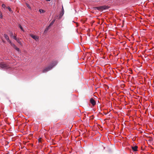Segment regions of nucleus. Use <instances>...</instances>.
Returning a JSON list of instances; mask_svg holds the SVG:
<instances>
[{
	"label": "nucleus",
	"mask_w": 154,
	"mask_h": 154,
	"mask_svg": "<svg viewBox=\"0 0 154 154\" xmlns=\"http://www.w3.org/2000/svg\"><path fill=\"white\" fill-rule=\"evenodd\" d=\"M10 33V36L12 37L14 39H16V36L13 35V32H11Z\"/></svg>",
	"instance_id": "nucleus-8"
},
{
	"label": "nucleus",
	"mask_w": 154,
	"mask_h": 154,
	"mask_svg": "<svg viewBox=\"0 0 154 154\" xmlns=\"http://www.w3.org/2000/svg\"><path fill=\"white\" fill-rule=\"evenodd\" d=\"M57 61H52L48 67L46 68L43 70V72H46L51 70L52 69L54 66L57 64Z\"/></svg>",
	"instance_id": "nucleus-1"
},
{
	"label": "nucleus",
	"mask_w": 154,
	"mask_h": 154,
	"mask_svg": "<svg viewBox=\"0 0 154 154\" xmlns=\"http://www.w3.org/2000/svg\"><path fill=\"white\" fill-rule=\"evenodd\" d=\"M102 10H106L109 8V7L106 5H103L101 6Z\"/></svg>",
	"instance_id": "nucleus-7"
},
{
	"label": "nucleus",
	"mask_w": 154,
	"mask_h": 154,
	"mask_svg": "<svg viewBox=\"0 0 154 154\" xmlns=\"http://www.w3.org/2000/svg\"><path fill=\"white\" fill-rule=\"evenodd\" d=\"M9 43L13 47V48L15 47V46H16V45L12 43L11 41H10V42Z\"/></svg>",
	"instance_id": "nucleus-10"
},
{
	"label": "nucleus",
	"mask_w": 154,
	"mask_h": 154,
	"mask_svg": "<svg viewBox=\"0 0 154 154\" xmlns=\"http://www.w3.org/2000/svg\"><path fill=\"white\" fill-rule=\"evenodd\" d=\"M0 67L4 70L9 69L10 70H12V69L10 68L8 65L4 63H0Z\"/></svg>",
	"instance_id": "nucleus-2"
},
{
	"label": "nucleus",
	"mask_w": 154,
	"mask_h": 154,
	"mask_svg": "<svg viewBox=\"0 0 154 154\" xmlns=\"http://www.w3.org/2000/svg\"><path fill=\"white\" fill-rule=\"evenodd\" d=\"M2 7L5 10L6 8H7V7H6L5 5L4 4H2Z\"/></svg>",
	"instance_id": "nucleus-18"
},
{
	"label": "nucleus",
	"mask_w": 154,
	"mask_h": 154,
	"mask_svg": "<svg viewBox=\"0 0 154 154\" xmlns=\"http://www.w3.org/2000/svg\"><path fill=\"white\" fill-rule=\"evenodd\" d=\"M15 40L20 45L21 44V42L19 38H16V39H15Z\"/></svg>",
	"instance_id": "nucleus-9"
},
{
	"label": "nucleus",
	"mask_w": 154,
	"mask_h": 154,
	"mask_svg": "<svg viewBox=\"0 0 154 154\" xmlns=\"http://www.w3.org/2000/svg\"><path fill=\"white\" fill-rule=\"evenodd\" d=\"M131 148L134 151H137V146H132Z\"/></svg>",
	"instance_id": "nucleus-6"
},
{
	"label": "nucleus",
	"mask_w": 154,
	"mask_h": 154,
	"mask_svg": "<svg viewBox=\"0 0 154 154\" xmlns=\"http://www.w3.org/2000/svg\"><path fill=\"white\" fill-rule=\"evenodd\" d=\"M55 19L53 20H52V22H51V23L50 24L49 26H52L54 24V23L55 22Z\"/></svg>",
	"instance_id": "nucleus-12"
},
{
	"label": "nucleus",
	"mask_w": 154,
	"mask_h": 154,
	"mask_svg": "<svg viewBox=\"0 0 154 154\" xmlns=\"http://www.w3.org/2000/svg\"><path fill=\"white\" fill-rule=\"evenodd\" d=\"M14 48L18 51H20L19 48H17L16 46L15 47H14Z\"/></svg>",
	"instance_id": "nucleus-17"
},
{
	"label": "nucleus",
	"mask_w": 154,
	"mask_h": 154,
	"mask_svg": "<svg viewBox=\"0 0 154 154\" xmlns=\"http://www.w3.org/2000/svg\"><path fill=\"white\" fill-rule=\"evenodd\" d=\"M61 13H63V14L64 13V8H63V6H62V12Z\"/></svg>",
	"instance_id": "nucleus-20"
},
{
	"label": "nucleus",
	"mask_w": 154,
	"mask_h": 154,
	"mask_svg": "<svg viewBox=\"0 0 154 154\" xmlns=\"http://www.w3.org/2000/svg\"><path fill=\"white\" fill-rule=\"evenodd\" d=\"M13 72H10V73H13Z\"/></svg>",
	"instance_id": "nucleus-24"
},
{
	"label": "nucleus",
	"mask_w": 154,
	"mask_h": 154,
	"mask_svg": "<svg viewBox=\"0 0 154 154\" xmlns=\"http://www.w3.org/2000/svg\"><path fill=\"white\" fill-rule=\"evenodd\" d=\"M30 36L32 38L35 40L36 41H37L38 39V37L37 36L34 35L33 34H30Z\"/></svg>",
	"instance_id": "nucleus-3"
},
{
	"label": "nucleus",
	"mask_w": 154,
	"mask_h": 154,
	"mask_svg": "<svg viewBox=\"0 0 154 154\" xmlns=\"http://www.w3.org/2000/svg\"><path fill=\"white\" fill-rule=\"evenodd\" d=\"M63 13H60L59 17V19H60L62 17V16L63 15Z\"/></svg>",
	"instance_id": "nucleus-14"
},
{
	"label": "nucleus",
	"mask_w": 154,
	"mask_h": 154,
	"mask_svg": "<svg viewBox=\"0 0 154 154\" xmlns=\"http://www.w3.org/2000/svg\"><path fill=\"white\" fill-rule=\"evenodd\" d=\"M95 8L98 11H100L102 10V8H101V6L96 7Z\"/></svg>",
	"instance_id": "nucleus-11"
},
{
	"label": "nucleus",
	"mask_w": 154,
	"mask_h": 154,
	"mask_svg": "<svg viewBox=\"0 0 154 154\" xmlns=\"http://www.w3.org/2000/svg\"><path fill=\"white\" fill-rule=\"evenodd\" d=\"M26 5H27V7L29 8V9H31V8L30 6L29 5V4H26Z\"/></svg>",
	"instance_id": "nucleus-21"
},
{
	"label": "nucleus",
	"mask_w": 154,
	"mask_h": 154,
	"mask_svg": "<svg viewBox=\"0 0 154 154\" xmlns=\"http://www.w3.org/2000/svg\"><path fill=\"white\" fill-rule=\"evenodd\" d=\"M90 102L93 106L94 105L96 104V102L95 100L92 98L90 99Z\"/></svg>",
	"instance_id": "nucleus-4"
},
{
	"label": "nucleus",
	"mask_w": 154,
	"mask_h": 154,
	"mask_svg": "<svg viewBox=\"0 0 154 154\" xmlns=\"http://www.w3.org/2000/svg\"><path fill=\"white\" fill-rule=\"evenodd\" d=\"M0 18L1 19H2L3 18V15L2 14L1 12H0Z\"/></svg>",
	"instance_id": "nucleus-19"
},
{
	"label": "nucleus",
	"mask_w": 154,
	"mask_h": 154,
	"mask_svg": "<svg viewBox=\"0 0 154 154\" xmlns=\"http://www.w3.org/2000/svg\"><path fill=\"white\" fill-rule=\"evenodd\" d=\"M4 37L7 40L8 42H9L10 41H11L9 39L8 36V35L7 34H4Z\"/></svg>",
	"instance_id": "nucleus-5"
},
{
	"label": "nucleus",
	"mask_w": 154,
	"mask_h": 154,
	"mask_svg": "<svg viewBox=\"0 0 154 154\" xmlns=\"http://www.w3.org/2000/svg\"><path fill=\"white\" fill-rule=\"evenodd\" d=\"M18 26L20 28V29H21V30L22 31H24L23 29V27H22V26L20 24H18Z\"/></svg>",
	"instance_id": "nucleus-15"
},
{
	"label": "nucleus",
	"mask_w": 154,
	"mask_h": 154,
	"mask_svg": "<svg viewBox=\"0 0 154 154\" xmlns=\"http://www.w3.org/2000/svg\"><path fill=\"white\" fill-rule=\"evenodd\" d=\"M39 12L40 13H43L45 12V10L42 9H40L39 10Z\"/></svg>",
	"instance_id": "nucleus-13"
},
{
	"label": "nucleus",
	"mask_w": 154,
	"mask_h": 154,
	"mask_svg": "<svg viewBox=\"0 0 154 154\" xmlns=\"http://www.w3.org/2000/svg\"><path fill=\"white\" fill-rule=\"evenodd\" d=\"M46 1H48V2H50L51 1V0H45Z\"/></svg>",
	"instance_id": "nucleus-23"
},
{
	"label": "nucleus",
	"mask_w": 154,
	"mask_h": 154,
	"mask_svg": "<svg viewBox=\"0 0 154 154\" xmlns=\"http://www.w3.org/2000/svg\"><path fill=\"white\" fill-rule=\"evenodd\" d=\"M7 8H8V10H9V11L11 12V13H13V11H12V10L11 9V8H10V7H7Z\"/></svg>",
	"instance_id": "nucleus-16"
},
{
	"label": "nucleus",
	"mask_w": 154,
	"mask_h": 154,
	"mask_svg": "<svg viewBox=\"0 0 154 154\" xmlns=\"http://www.w3.org/2000/svg\"><path fill=\"white\" fill-rule=\"evenodd\" d=\"M152 140V139L150 137V139L148 140V141H151Z\"/></svg>",
	"instance_id": "nucleus-22"
}]
</instances>
